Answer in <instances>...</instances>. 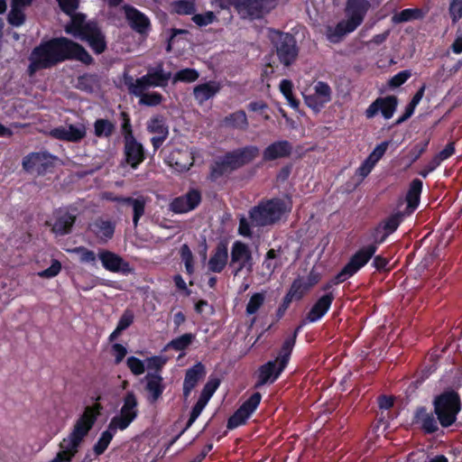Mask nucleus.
<instances>
[{
  "label": "nucleus",
  "instance_id": "nucleus-1",
  "mask_svg": "<svg viewBox=\"0 0 462 462\" xmlns=\"http://www.w3.org/2000/svg\"><path fill=\"white\" fill-rule=\"evenodd\" d=\"M27 75L32 78L42 69H49L66 60H78L85 65L94 63L93 57L79 42L67 37L42 41L29 55Z\"/></svg>",
  "mask_w": 462,
  "mask_h": 462
},
{
  "label": "nucleus",
  "instance_id": "nucleus-2",
  "mask_svg": "<svg viewBox=\"0 0 462 462\" xmlns=\"http://www.w3.org/2000/svg\"><path fill=\"white\" fill-rule=\"evenodd\" d=\"M433 411L425 406H419L414 412L413 422L420 425L425 434H434L442 428L452 426L461 411L459 394L454 390H447L436 395L432 401Z\"/></svg>",
  "mask_w": 462,
  "mask_h": 462
},
{
  "label": "nucleus",
  "instance_id": "nucleus-3",
  "mask_svg": "<svg viewBox=\"0 0 462 462\" xmlns=\"http://www.w3.org/2000/svg\"><path fill=\"white\" fill-rule=\"evenodd\" d=\"M259 154V147L254 144L228 151L217 157L210 165L208 180L217 181L218 179L250 164Z\"/></svg>",
  "mask_w": 462,
  "mask_h": 462
},
{
  "label": "nucleus",
  "instance_id": "nucleus-4",
  "mask_svg": "<svg viewBox=\"0 0 462 462\" xmlns=\"http://www.w3.org/2000/svg\"><path fill=\"white\" fill-rule=\"evenodd\" d=\"M119 117L121 120L120 128L124 142V160L132 169L136 170L146 159L145 150L143 145L138 142L134 135L129 113L121 111Z\"/></svg>",
  "mask_w": 462,
  "mask_h": 462
},
{
  "label": "nucleus",
  "instance_id": "nucleus-5",
  "mask_svg": "<svg viewBox=\"0 0 462 462\" xmlns=\"http://www.w3.org/2000/svg\"><path fill=\"white\" fill-rule=\"evenodd\" d=\"M286 211L285 202L280 198L261 200L249 212L252 226L263 227L281 220Z\"/></svg>",
  "mask_w": 462,
  "mask_h": 462
},
{
  "label": "nucleus",
  "instance_id": "nucleus-6",
  "mask_svg": "<svg viewBox=\"0 0 462 462\" xmlns=\"http://www.w3.org/2000/svg\"><path fill=\"white\" fill-rule=\"evenodd\" d=\"M270 40L281 64L289 67L297 60L300 49L294 35L272 30Z\"/></svg>",
  "mask_w": 462,
  "mask_h": 462
},
{
  "label": "nucleus",
  "instance_id": "nucleus-7",
  "mask_svg": "<svg viewBox=\"0 0 462 462\" xmlns=\"http://www.w3.org/2000/svg\"><path fill=\"white\" fill-rule=\"evenodd\" d=\"M138 401L134 392H127L123 398V405L119 414L111 419L114 426L119 428V430H126L130 424L138 417Z\"/></svg>",
  "mask_w": 462,
  "mask_h": 462
},
{
  "label": "nucleus",
  "instance_id": "nucleus-8",
  "mask_svg": "<svg viewBox=\"0 0 462 462\" xmlns=\"http://www.w3.org/2000/svg\"><path fill=\"white\" fill-rule=\"evenodd\" d=\"M376 253V247L374 245H367L356 250L349 258L348 262L340 270V276H346L347 279L356 274L365 267Z\"/></svg>",
  "mask_w": 462,
  "mask_h": 462
},
{
  "label": "nucleus",
  "instance_id": "nucleus-9",
  "mask_svg": "<svg viewBox=\"0 0 462 462\" xmlns=\"http://www.w3.org/2000/svg\"><path fill=\"white\" fill-rule=\"evenodd\" d=\"M272 0H229V4L244 18L261 19L270 12Z\"/></svg>",
  "mask_w": 462,
  "mask_h": 462
},
{
  "label": "nucleus",
  "instance_id": "nucleus-10",
  "mask_svg": "<svg viewBox=\"0 0 462 462\" xmlns=\"http://www.w3.org/2000/svg\"><path fill=\"white\" fill-rule=\"evenodd\" d=\"M79 39L88 42V46L96 54L103 53L107 48L106 35L96 20L88 22L85 31Z\"/></svg>",
  "mask_w": 462,
  "mask_h": 462
},
{
  "label": "nucleus",
  "instance_id": "nucleus-11",
  "mask_svg": "<svg viewBox=\"0 0 462 462\" xmlns=\"http://www.w3.org/2000/svg\"><path fill=\"white\" fill-rule=\"evenodd\" d=\"M202 200L199 189L191 188L184 195L179 196L170 203V209L175 214H184L194 210Z\"/></svg>",
  "mask_w": 462,
  "mask_h": 462
},
{
  "label": "nucleus",
  "instance_id": "nucleus-12",
  "mask_svg": "<svg viewBox=\"0 0 462 462\" xmlns=\"http://www.w3.org/2000/svg\"><path fill=\"white\" fill-rule=\"evenodd\" d=\"M371 7L368 0H346L345 14L347 22L355 30H356L364 22L367 12Z\"/></svg>",
  "mask_w": 462,
  "mask_h": 462
},
{
  "label": "nucleus",
  "instance_id": "nucleus-13",
  "mask_svg": "<svg viewBox=\"0 0 462 462\" xmlns=\"http://www.w3.org/2000/svg\"><path fill=\"white\" fill-rule=\"evenodd\" d=\"M247 264L249 269H251L252 253L249 246L241 241L234 242L231 247V259L229 262L230 267L236 265L232 271L234 276H237Z\"/></svg>",
  "mask_w": 462,
  "mask_h": 462
},
{
  "label": "nucleus",
  "instance_id": "nucleus-14",
  "mask_svg": "<svg viewBox=\"0 0 462 462\" xmlns=\"http://www.w3.org/2000/svg\"><path fill=\"white\" fill-rule=\"evenodd\" d=\"M53 159L47 152H32L23 159V168L28 172L35 171L39 175H44L53 167Z\"/></svg>",
  "mask_w": 462,
  "mask_h": 462
},
{
  "label": "nucleus",
  "instance_id": "nucleus-15",
  "mask_svg": "<svg viewBox=\"0 0 462 462\" xmlns=\"http://www.w3.org/2000/svg\"><path fill=\"white\" fill-rule=\"evenodd\" d=\"M103 407L100 403L96 402L93 405L87 406L83 413L76 420L72 430L79 435L86 437L95 425Z\"/></svg>",
  "mask_w": 462,
  "mask_h": 462
},
{
  "label": "nucleus",
  "instance_id": "nucleus-16",
  "mask_svg": "<svg viewBox=\"0 0 462 462\" xmlns=\"http://www.w3.org/2000/svg\"><path fill=\"white\" fill-rule=\"evenodd\" d=\"M398 106V98L395 96H387L384 97H377L365 109V115L368 119L374 118L379 112L384 119L393 117Z\"/></svg>",
  "mask_w": 462,
  "mask_h": 462
},
{
  "label": "nucleus",
  "instance_id": "nucleus-17",
  "mask_svg": "<svg viewBox=\"0 0 462 462\" xmlns=\"http://www.w3.org/2000/svg\"><path fill=\"white\" fill-rule=\"evenodd\" d=\"M125 19L129 26L139 34H147L151 30L150 19L133 5L123 6Z\"/></svg>",
  "mask_w": 462,
  "mask_h": 462
},
{
  "label": "nucleus",
  "instance_id": "nucleus-18",
  "mask_svg": "<svg viewBox=\"0 0 462 462\" xmlns=\"http://www.w3.org/2000/svg\"><path fill=\"white\" fill-rule=\"evenodd\" d=\"M107 199L117 203L118 205L131 207L133 209V224L136 227L139 225L141 217L145 213L146 199L140 195L136 198L125 196H110Z\"/></svg>",
  "mask_w": 462,
  "mask_h": 462
},
{
  "label": "nucleus",
  "instance_id": "nucleus-19",
  "mask_svg": "<svg viewBox=\"0 0 462 462\" xmlns=\"http://www.w3.org/2000/svg\"><path fill=\"white\" fill-rule=\"evenodd\" d=\"M98 257L103 267L109 272L127 274L133 270L128 262L111 251L101 250L98 253Z\"/></svg>",
  "mask_w": 462,
  "mask_h": 462
},
{
  "label": "nucleus",
  "instance_id": "nucleus-20",
  "mask_svg": "<svg viewBox=\"0 0 462 462\" xmlns=\"http://www.w3.org/2000/svg\"><path fill=\"white\" fill-rule=\"evenodd\" d=\"M285 368H281L278 361L270 360L258 368L257 381L254 387L259 388L267 383H274Z\"/></svg>",
  "mask_w": 462,
  "mask_h": 462
},
{
  "label": "nucleus",
  "instance_id": "nucleus-21",
  "mask_svg": "<svg viewBox=\"0 0 462 462\" xmlns=\"http://www.w3.org/2000/svg\"><path fill=\"white\" fill-rule=\"evenodd\" d=\"M335 300L333 292H328L320 296L306 314V320L309 323H315L320 320L330 310Z\"/></svg>",
  "mask_w": 462,
  "mask_h": 462
},
{
  "label": "nucleus",
  "instance_id": "nucleus-22",
  "mask_svg": "<svg viewBox=\"0 0 462 462\" xmlns=\"http://www.w3.org/2000/svg\"><path fill=\"white\" fill-rule=\"evenodd\" d=\"M292 144L287 140L275 141L263 151V162H272L278 159L288 158L292 153Z\"/></svg>",
  "mask_w": 462,
  "mask_h": 462
},
{
  "label": "nucleus",
  "instance_id": "nucleus-23",
  "mask_svg": "<svg viewBox=\"0 0 462 462\" xmlns=\"http://www.w3.org/2000/svg\"><path fill=\"white\" fill-rule=\"evenodd\" d=\"M91 233L100 243H106L111 240L116 231V222L103 217H97L89 224Z\"/></svg>",
  "mask_w": 462,
  "mask_h": 462
},
{
  "label": "nucleus",
  "instance_id": "nucleus-24",
  "mask_svg": "<svg viewBox=\"0 0 462 462\" xmlns=\"http://www.w3.org/2000/svg\"><path fill=\"white\" fill-rule=\"evenodd\" d=\"M76 222V216L64 208H59L54 213V223L51 230L58 236L68 235L71 232Z\"/></svg>",
  "mask_w": 462,
  "mask_h": 462
},
{
  "label": "nucleus",
  "instance_id": "nucleus-25",
  "mask_svg": "<svg viewBox=\"0 0 462 462\" xmlns=\"http://www.w3.org/2000/svg\"><path fill=\"white\" fill-rule=\"evenodd\" d=\"M207 374L206 366L201 362H197L194 365L188 368L183 381V395L189 397L198 383L205 377Z\"/></svg>",
  "mask_w": 462,
  "mask_h": 462
},
{
  "label": "nucleus",
  "instance_id": "nucleus-26",
  "mask_svg": "<svg viewBox=\"0 0 462 462\" xmlns=\"http://www.w3.org/2000/svg\"><path fill=\"white\" fill-rule=\"evenodd\" d=\"M51 135L58 140L77 143L86 136L84 125H69L68 127L59 126L51 131Z\"/></svg>",
  "mask_w": 462,
  "mask_h": 462
},
{
  "label": "nucleus",
  "instance_id": "nucleus-27",
  "mask_svg": "<svg viewBox=\"0 0 462 462\" xmlns=\"http://www.w3.org/2000/svg\"><path fill=\"white\" fill-rule=\"evenodd\" d=\"M228 261V249L225 242H219L208 263L209 272L220 273L226 266Z\"/></svg>",
  "mask_w": 462,
  "mask_h": 462
},
{
  "label": "nucleus",
  "instance_id": "nucleus-28",
  "mask_svg": "<svg viewBox=\"0 0 462 462\" xmlns=\"http://www.w3.org/2000/svg\"><path fill=\"white\" fill-rule=\"evenodd\" d=\"M220 82L209 80L208 82L199 84L193 88V96L195 100L202 105L210 98H213L221 89Z\"/></svg>",
  "mask_w": 462,
  "mask_h": 462
},
{
  "label": "nucleus",
  "instance_id": "nucleus-29",
  "mask_svg": "<svg viewBox=\"0 0 462 462\" xmlns=\"http://www.w3.org/2000/svg\"><path fill=\"white\" fill-rule=\"evenodd\" d=\"M145 380V390L149 393V401L152 403L155 402L162 397L165 389L163 378L158 373H148Z\"/></svg>",
  "mask_w": 462,
  "mask_h": 462
},
{
  "label": "nucleus",
  "instance_id": "nucleus-30",
  "mask_svg": "<svg viewBox=\"0 0 462 462\" xmlns=\"http://www.w3.org/2000/svg\"><path fill=\"white\" fill-rule=\"evenodd\" d=\"M403 213L399 211L383 219L377 225V232H381L383 230L384 233L383 235H382V236H380V238H378V242H385L387 237L397 230V228L403 220Z\"/></svg>",
  "mask_w": 462,
  "mask_h": 462
},
{
  "label": "nucleus",
  "instance_id": "nucleus-31",
  "mask_svg": "<svg viewBox=\"0 0 462 462\" xmlns=\"http://www.w3.org/2000/svg\"><path fill=\"white\" fill-rule=\"evenodd\" d=\"M356 30L345 20L339 21L335 26H327L326 38L331 43H339L344 37Z\"/></svg>",
  "mask_w": 462,
  "mask_h": 462
},
{
  "label": "nucleus",
  "instance_id": "nucleus-32",
  "mask_svg": "<svg viewBox=\"0 0 462 462\" xmlns=\"http://www.w3.org/2000/svg\"><path fill=\"white\" fill-rule=\"evenodd\" d=\"M422 187L423 183L422 180H420V179H414L410 183L405 197V200L407 203L406 209L409 213H412L418 208L420 201Z\"/></svg>",
  "mask_w": 462,
  "mask_h": 462
},
{
  "label": "nucleus",
  "instance_id": "nucleus-33",
  "mask_svg": "<svg viewBox=\"0 0 462 462\" xmlns=\"http://www.w3.org/2000/svg\"><path fill=\"white\" fill-rule=\"evenodd\" d=\"M68 15L70 16V21L65 25V32L68 34L79 38L88 25V21H86L87 16L85 14L76 12Z\"/></svg>",
  "mask_w": 462,
  "mask_h": 462
},
{
  "label": "nucleus",
  "instance_id": "nucleus-34",
  "mask_svg": "<svg viewBox=\"0 0 462 462\" xmlns=\"http://www.w3.org/2000/svg\"><path fill=\"white\" fill-rule=\"evenodd\" d=\"M124 75V82L129 93L141 98L142 96L145 94L144 91L150 87L148 77L144 75L134 81V78L128 73H125Z\"/></svg>",
  "mask_w": 462,
  "mask_h": 462
},
{
  "label": "nucleus",
  "instance_id": "nucleus-35",
  "mask_svg": "<svg viewBox=\"0 0 462 462\" xmlns=\"http://www.w3.org/2000/svg\"><path fill=\"white\" fill-rule=\"evenodd\" d=\"M117 430H119V428L114 426L110 421L107 426V429L101 433L99 439L93 446V452L97 457L101 456L105 453L109 444L111 443L114 436L116 435Z\"/></svg>",
  "mask_w": 462,
  "mask_h": 462
},
{
  "label": "nucleus",
  "instance_id": "nucleus-36",
  "mask_svg": "<svg viewBox=\"0 0 462 462\" xmlns=\"http://www.w3.org/2000/svg\"><path fill=\"white\" fill-rule=\"evenodd\" d=\"M84 439L85 437L79 435L74 430H71L69 435L62 439L60 444V448L61 451H68V454L74 457Z\"/></svg>",
  "mask_w": 462,
  "mask_h": 462
},
{
  "label": "nucleus",
  "instance_id": "nucleus-37",
  "mask_svg": "<svg viewBox=\"0 0 462 462\" xmlns=\"http://www.w3.org/2000/svg\"><path fill=\"white\" fill-rule=\"evenodd\" d=\"M150 87H166L171 77V72H164L162 65L157 66L153 70L148 71L146 74Z\"/></svg>",
  "mask_w": 462,
  "mask_h": 462
},
{
  "label": "nucleus",
  "instance_id": "nucleus-38",
  "mask_svg": "<svg viewBox=\"0 0 462 462\" xmlns=\"http://www.w3.org/2000/svg\"><path fill=\"white\" fill-rule=\"evenodd\" d=\"M223 122L226 126L239 130H246L249 125L246 114L244 110H238L229 114L224 118Z\"/></svg>",
  "mask_w": 462,
  "mask_h": 462
},
{
  "label": "nucleus",
  "instance_id": "nucleus-39",
  "mask_svg": "<svg viewBox=\"0 0 462 462\" xmlns=\"http://www.w3.org/2000/svg\"><path fill=\"white\" fill-rule=\"evenodd\" d=\"M116 131V124L106 118L94 122V134L97 138H110Z\"/></svg>",
  "mask_w": 462,
  "mask_h": 462
},
{
  "label": "nucleus",
  "instance_id": "nucleus-40",
  "mask_svg": "<svg viewBox=\"0 0 462 462\" xmlns=\"http://www.w3.org/2000/svg\"><path fill=\"white\" fill-rule=\"evenodd\" d=\"M195 335L185 333L178 337L171 339L166 346L165 350L185 351L195 340Z\"/></svg>",
  "mask_w": 462,
  "mask_h": 462
},
{
  "label": "nucleus",
  "instance_id": "nucleus-41",
  "mask_svg": "<svg viewBox=\"0 0 462 462\" xmlns=\"http://www.w3.org/2000/svg\"><path fill=\"white\" fill-rule=\"evenodd\" d=\"M295 344L296 342L293 341V339L289 338L288 337L282 342L278 356L275 358V360L281 364V368L287 367Z\"/></svg>",
  "mask_w": 462,
  "mask_h": 462
},
{
  "label": "nucleus",
  "instance_id": "nucleus-42",
  "mask_svg": "<svg viewBox=\"0 0 462 462\" xmlns=\"http://www.w3.org/2000/svg\"><path fill=\"white\" fill-rule=\"evenodd\" d=\"M281 248L275 250L271 248L267 251L264 260L263 262V267L268 271L270 274H273L276 269L282 265V262L279 258V253Z\"/></svg>",
  "mask_w": 462,
  "mask_h": 462
},
{
  "label": "nucleus",
  "instance_id": "nucleus-43",
  "mask_svg": "<svg viewBox=\"0 0 462 462\" xmlns=\"http://www.w3.org/2000/svg\"><path fill=\"white\" fill-rule=\"evenodd\" d=\"M199 78V73L196 69L186 68L178 70L172 78V83L176 84L178 82L183 83H192L198 80Z\"/></svg>",
  "mask_w": 462,
  "mask_h": 462
},
{
  "label": "nucleus",
  "instance_id": "nucleus-44",
  "mask_svg": "<svg viewBox=\"0 0 462 462\" xmlns=\"http://www.w3.org/2000/svg\"><path fill=\"white\" fill-rule=\"evenodd\" d=\"M280 91L284 96L289 105L292 108H298L300 106V100L297 99L293 95V84L290 79H282L280 82Z\"/></svg>",
  "mask_w": 462,
  "mask_h": 462
},
{
  "label": "nucleus",
  "instance_id": "nucleus-45",
  "mask_svg": "<svg viewBox=\"0 0 462 462\" xmlns=\"http://www.w3.org/2000/svg\"><path fill=\"white\" fill-rule=\"evenodd\" d=\"M147 130L152 134H158L159 135H168L169 128L165 124V120L162 116H156L152 117L147 124Z\"/></svg>",
  "mask_w": 462,
  "mask_h": 462
},
{
  "label": "nucleus",
  "instance_id": "nucleus-46",
  "mask_svg": "<svg viewBox=\"0 0 462 462\" xmlns=\"http://www.w3.org/2000/svg\"><path fill=\"white\" fill-rule=\"evenodd\" d=\"M310 289L308 288V286L305 284V281H304V278H301V277H298L296 278L290 289L288 290L287 291V294L288 295H291V298H293L294 300H301L302 297L304 296V294L309 291Z\"/></svg>",
  "mask_w": 462,
  "mask_h": 462
},
{
  "label": "nucleus",
  "instance_id": "nucleus-47",
  "mask_svg": "<svg viewBox=\"0 0 462 462\" xmlns=\"http://www.w3.org/2000/svg\"><path fill=\"white\" fill-rule=\"evenodd\" d=\"M208 403L203 402L202 400L199 399L197 402L192 407V410L189 414V418L186 423V426L184 429L180 432V434L174 439V441L179 439L188 429H189L192 424L196 421V420L199 418L204 408L206 407Z\"/></svg>",
  "mask_w": 462,
  "mask_h": 462
},
{
  "label": "nucleus",
  "instance_id": "nucleus-48",
  "mask_svg": "<svg viewBox=\"0 0 462 462\" xmlns=\"http://www.w3.org/2000/svg\"><path fill=\"white\" fill-rule=\"evenodd\" d=\"M261 400L262 394L259 392H255L246 401H245L239 408L249 417H251L252 414L257 410Z\"/></svg>",
  "mask_w": 462,
  "mask_h": 462
},
{
  "label": "nucleus",
  "instance_id": "nucleus-49",
  "mask_svg": "<svg viewBox=\"0 0 462 462\" xmlns=\"http://www.w3.org/2000/svg\"><path fill=\"white\" fill-rule=\"evenodd\" d=\"M265 300V292L254 293L246 305L245 312L248 316L255 314L263 305Z\"/></svg>",
  "mask_w": 462,
  "mask_h": 462
},
{
  "label": "nucleus",
  "instance_id": "nucleus-50",
  "mask_svg": "<svg viewBox=\"0 0 462 462\" xmlns=\"http://www.w3.org/2000/svg\"><path fill=\"white\" fill-rule=\"evenodd\" d=\"M421 17V11L418 8H407L402 10L393 17L394 23H405Z\"/></svg>",
  "mask_w": 462,
  "mask_h": 462
},
{
  "label": "nucleus",
  "instance_id": "nucleus-51",
  "mask_svg": "<svg viewBox=\"0 0 462 462\" xmlns=\"http://www.w3.org/2000/svg\"><path fill=\"white\" fill-rule=\"evenodd\" d=\"M250 417L238 408L227 420V430H235L240 426L246 424Z\"/></svg>",
  "mask_w": 462,
  "mask_h": 462
},
{
  "label": "nucleus",
  "instance_id": "nucleus-52",
  "mask_svg": "<svg viewBox=\"0 0 462 462\" xmlns=\"http://www.w3.org/2000/svg\"><path fill=\"white\" fill-rule=\"evenodd\" d=\"M219 385L220 380L218 378H209L205 383L199 399L208 403Z\"/></svg>",
  "mask_w": 462,
  "mask_h": 462
},
{
  "label": "nucleus",
  "instance_id": "nucleus-53",
  "mask_svg": "<svg viewBox=\"0 0 462 462\" xmlns=\"http://www.w3.org/2000/svg\"><path fill=\"white\" fill-rule=\"evenodd\" d=\"M26 16L23 8L11 5V10L7 15V22L15 27L23 25L25 22Z\"/></svg>",
  "mask_w": 462,
  "mask_h": 462
},
{
  "label": "nucleus",
  "instance_id": "nucleus-54",
  "mask_svg": "<svg viewBox=\"0 0 462 462\" xmlns=\"http://www.w3.org/2000/svg\"><path fill=\"white\" fill-rule=\"evenodd\" d=\"M163 99V96L159 92H148L142 96L139 100V104L147 106H159Z\"/></svg>",
  "mask_w": 462,
  "mask_h": 462
},
{
  "label": "nucleus",
  "instance_id": "nucleus-55",
  "mask_svg": "<svg viewBox=\"0 0 462 462\" xmlns=\"http://www.w3.org/2000/svg\"><path fill=\"white\" fill-rule=\"evenodd\" d=\"M315 95L319 97L325 104L331 100V88L329 85L323 81H319L315 85Z\"/></svg>",
  "mask_w": 462,
  "mask_h": 462
},
{
  "label": "nucleus",
  "instance_id": "nucleus-56",
  "mask_svg": "<svg viewBox=\"0 0 462 462\" xmlns=\"http://www.w3.org/2000/svg\"><path fill=\"white\" fill-rule=\"evenodd\" d=\"M126 365L134 375L138 376L145 372V365L143 361L135 356H129L126 359Z\"/></svg>",
  "mask_w": 462,
  "mask_h": 462
},
{
  "label": "nucleus",
  "instance_id": "nucleus-57",
  "mask_svg": "<svg viewBox=\"0 0 462 462\" xmlns=\"http://www.w3.org/2000/svg\"><path fill=\"white\" fill-rule=\"evenodd\" d=\"M174 9L179 14H192L195 12L194 0H179L175 3Z\"/></svg>",
  "mask_w": 462,
  "mask_h": 462
},
{
  "label": "nucleus",
  "instance_id": "nucleus-58",
  "mask_svg": "<svg viewBox=\"0 0 462 462\" xmlns=\"http://www.w3.org/2000/svg\"><path fill=\"white\" fill-rule=\"evenodd\" d=\"M411 76V72L409 69L402 70L392 77L388 82L391 88H399L403 85Z\"/></svg>",
  "mask_w": 462,
  "mask_h": 462
},
{
  "label": "nucleus",
  "instance_id": "nucleus-59",
  "mask_svg": "<svg viewBox=\"0 0 462 462\" xmlns=\"http://www.w3.org/2000/svg\"><path fill=\"white\" fill-rule=\"evenodd\" d=\"M372 266L379 273L386 272L389 273L391 268L388 267L390 260L382 254L373 256Z\"/></svg>",
  "mask_w": 462,
  "mask_h": 462
},
{
  "label": "nucleus",
  "instance_id": "nucleus-60",
  "mask_svg": "<svg viewBox=\"0 0 462 462\" xmlns=\"http://www.w3.org/2000/svg\"><path fill=\"white\" fill-rule=\"evenodd\" d=\"M390 141H383L377 144L373 152L367 156L370 160L377 163L386 152Z\"/></svg>",
  "mask_w": 462,
  "mask_h": 462
},
{
  "label": "nucleus",
  "instance_id": "nucleus-61",
  "mask_svg": "<svg viewBox=\"0 0 462 462\" xmlns=\"http://www.w3.org/2000/svg\"><path fill=\"white\" fill-rule=\"evenodd\" d=\"M73 252L79 254L81 263H93L96 262V254L84 246L75 247Z\"/></svg>",
  "mask_w": 462,
  "mask_h": 462
},
{
  "label": "nucleus",
  "instance_id": "nucleus-62",
  "mask_svg": "<svg viewBox=\"0 0 462 462\" xmlns=\"http://www.w3.org/2000/svg\"><path fill=\"white\" fill-rule=\"evenodd\" d=\"M61 271V263L60 261L53 259L51 266L40 272L38 275L42 278H53L57 276Z\"/></svg>",
  "mask_w": 462,
  "mask_h": 462
},
{
  "label": "nucleus",
  "instance_id": "nucleus-63",
  "mask_svg": "<svg viewBox=\"0 0 462 462\" xmlns=\"http://www.w3.org/2000/svg\"><path fill=\"white\" fill-rule=\"evenodd\" d=\"M449 15L453 23L462 18V0H452L448 8Z\"/></svg>",
  "mask_w": 462,
  "mask_h": 462
},
{
  "label": "nucleus",
  "instance_id": "nucleus-64",
  "mask_svg": "<svg viewBox=\"0 0 462 462\" xmlns=\"http://www.w3.org/2000/svg\"><path fill=\"white\" fill-rule=\"evenodd\" d=\"M134 314L133 310L126 309L120 317L116 327H118L119 329L124 331L134 323Z\"/></svg>",
  "mask_w": 462,
  "mask_h": 462
}]
</instances>
